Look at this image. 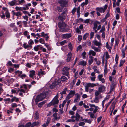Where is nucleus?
Instances as JSON below:
<instances>
[{
	"label": "nucleus",
	"instance_id": "b1692460",
	"mask_svg": "<svg viewBox=\"0 0 127 127\" xmlns=\"http://www.w3.org/2000/svg\"><path fill=\"white\" fill-rule=\"evenodd\" d=\"M68 79L67 78L64 76H63L61 77V80L62 81H65Z\"/></svg>",
	"mask_w": 127,
	"mask_h": 127
},
{
	"label": "nucleus",
	"instance_id": "f3484780",
	"mask_svg": "<svg viewBox=\"0 0 127 127\" xmlns=\"http://www.w3.org/2000/svg\"><path fill=\"white\" fill-rule=\"evenodd\" d=\"M86 64V62L84 60L79 62L78 63L79 65H82L84 66H85Z\"/></svg>",
	"mask_w": 127,
	"mask_h": 127
},
{
	"label": "nucleus",
	"instance_id": "6e6d98bb",
	"mask_svg": "<svg viewBox=\"0 0 127 127\" xmlns=\"http://www.w3.org/2000/svg\"><path fill=\"white\" fill-rule=\"evenodd\" d=\"M66 46H63L61 48V49L64 51H65L66 50Z\"/></svg>",
	"mask_w": 127,
	"mask_h": 127
},
{
	"label": "nucleus",
	"instance_id": "79ce46f5",
	"mask_svg": "<svg viewBox=\"0 0 127 127\" xmlns=\"http://www.w3.org/2000/svg\"><path fill=\"white\" fill-rule=\"evenodd\" d=\"M94 27L93 28V29H97V24L96 23L94 22Z\"/></svg>",
	"mask_w": 127,
	"mask_h": 127
},
{
	"label": "nucleus",
	"instance_id": "0e129e2a",
	"mask_svg": "<svg viewBox=\"0 0 127 127\" xmlns=\"http://www.w3.org/2000/svg\"><path fill=\"white\" fill-rule=\"evenodd\" d=\"M85 124V123L83 122H80L79 124V126H83Z\"/></svg>",
	"mask_w": 127,
	"mask_h": 127
},
{
	"label": "nucleus",
	"instance_id": "4468645a",
	"mask_svg": "<svg viewBox=\"0 0 127 127\" xmlns=\"http://www.w3.org/2000/svg\"><path fill=\"white\" fill-rule=\"evenodd\" d=\"M17 2L16 0H13V1H11L10 2H9L8 4L11 6H14L15 3Z\"/></svg>",
	"mask_w": 127,
	"mask_h": 127
},
{
	"label": "nucleus",
	"instance_id": "bb28decb",
	"mask_svg": "<svg viewBox=\"0 0 127 127\" xmlns=\"http://www.w3.org/2000/svg\"><path fill=\"white\" fill-rule=\"evenodd\" d=\"M99 98L97 97H95V99L93 100L94 102H95L96 103H98L99 102Z\"/></svg>",
	"mask_w": 127,
	"mask_h": 127
},
{
	"label": "nucleus",
	"instance_id": "5701e85b",
	"mask_svg": "<svg viewBox=\"0 0 127 127\" xmlns=\"http://www.w3.org/2000/svg\"><path fill=\"white\" fill-rule=\"evenodd\" d=\"M67 88H65L60 93V94L61 95L65 94L66 93V91L67 90Z\"/></svg>",
	"mask_w": 127,
	"mask_h": 127
},
{
	"label": "nucleus",
	"instance_id": "37998d69",
	"mask_svg": "<svg viewBox=\"0 0 127 127\" xmlns=\"http://www.w3.org/2000/svg\"><path fill=\"white\" fill-rule=\"evenodd\" d=\"M70 68H68L67 67H64L63 69V71H68L69 70Z\"/></svg>",
	"mask_w": 127,
	"mask_h": 127
},
{
	"label": "nucleus",
	"instance_id": "1a4fd4ad",
	"mask_svg": "<svg viewBox=\"0 0 127 127\" xmlns=\"http://www.w3.org/2000/svg\"><path fill=\"white\" fill-rule=\"evenodd\" d=\"M51 102L53 105H54L55 104H57L59 103V101L58 99L54 98Z\"/></svg>",
	"mask_w": 127,
	"mask_h": 127
},
{
	"label": "nucleus",
	"instance_id": "c9c22d12",
	"mask_svg": "<svg viewBox=\"0 0 127 127\" xmlns=\"http://www.w3.org/2000/svg\"><path fill=\"white\" fill-rule=\"evenodd\" d=\"M83 121H84L86 122H87L89 123H91V121L90 120H88L87 119H85L83 120Z\"/></svg>",
	"mask_w": 127,
	"mask_h": 127
},
{
	"label": "nucleus",
	"instance_id": "49530a36",
	"mask_svg": "<svg viewBox=\"0 0 127 127\" xmlns=\"http://www.w3.org/2000/svg\"><path fill=\"white\" fill-rule=\"evenodd\" d=\"M39 124V123L38 122H36L32 123V127H33L36 125H38Z\"/></svg>",
	"mask_w": 127,
	"mask_h": 127
},
{
	"label": "nucleus",
	"instance_id": "412c9836",
	"mask_svg": "<svg viewBox=\"0 0 127 127\" xmlns=\"http://www.w3.org/2000/svg\"><path fill=\"white\" fill-rule=\"evenodd\" d=\"M5 16H6L7 18H10V13L9 12V11L5 12Z\"/></svg>",
	"mask_w": 127,
	"mask_h": 127
},
{
	"label": "nucleus",
	"instance_id": "69168bd1",
	"mask_svg": "<svg viewBox=\"0 0 127 127\" xmlns=\"http://www.w3.org/2000/svg\"><path fill=\"white\" fill-rule=\"evenodd\" d=\"M56 85L55 84L52 83L50 86V88L52 89L53 88L55 87Z\"/></svg>",
	"mask_w": 127,
	"mask_h": 127
},
{
	"label": "nucleus",
	"instance_id": "473e14b6",
	"mask_svg": "<svg viewBox=\"0 0 127 127\" xmlns=\"http://www.w3.org/2000/svg\"><path fill=\"white\" fill-rule=\"evenodd\" d=\"M40 46V45H38L37 46H36L35 47H34V50L36 51H38L39 50V48Z\"/></svg>",
	"mask_w": 127,
	"mask_h": 127
},
{
	"label": "nucleus",
	"instance_id": "f257e3e1",
	"mask_svg": "<svg viewBox=\"0 0 127 127\" xmlns=\"http://www.w3.org/2000/svg\"><path fill=\"white\" fill-rule=\"evenodd\" d=\"M45 95L44 93H42L38 95L35 100V103L36 104L39 101L45 98Z\"/></svg>",
	"mask_w": 127,
	"mask_h": 127
},
{
	"label": "nucleus",
	"instance_id": "f704fd0d",
	"mask_svg": "<svg viewBox=\"0 0 127 127\" xmlns=\"http://www.w3.org/2000/svg\"><path fill=\"white\" fill-rule=\"evenodd\" d=\"M45 103V101H43L42 102L39 103L38 105V106L40 107H41L42 106V105L44 104Z\"/></svg>",
	"mask_w": 127,
	"mask_h": 127
},
{
	"label": "nucleus",
	"instance_id": "a19ab883",
	"mask_svg": "<svg viewBox=\"0 0 127 127\" xmlns=\"http://www.w3.org/2000/svg\"><path fill=\"white\" fill-rule=\"evenodd\" d=\"M15 9L17 11H22V7H19L18 6L16 7Z\"/></svg>",
	"mask_w": 127,
	"mask_h": 127
},
{
	"label": "nucleus",
	"instance_id": "9d476101",
	"mask_svg": "<svg viewBox=\"0 0 127 127\" xmlns=\"http://www.w3.org/2000/svg\"><path fill=\"white\" fill-rule=\"evenodd\" d=\"M86 85L87 86V87H93L95 86H96V84L93 83H87Z\"/></svg>",
	"mask_w": 127,
	"mask_h": 127
},
{
	"label": "nucleus",
	"instance_id": "f03ea898",
	"mask_svg": "<svg viewBox=\"0 0 127 127\" xmlns=\"http://www.w3.org/2000/svg\"><path fill=\"white\" fill-rule=\"evenodd\" d=\"M67 3V1L66 0H61L58 1V3L60 4V6L62 8L65 6Z\"/></svg>",
	"mask_w": 127,
	"mask_h": 127
},
{
	"label": "nucleus",
	"instance_id": "09e8293b",
	"mask_svg": "<svg viewBox=\"0 0 127 127\" xmlns=\"http://www.w3.org/2000/svg\"><path fill=\"white\" fill-rule=\"evenodd\" d=\"M90 20L89 19H86L85 20H84V21L83 23H84L88 24Z\"/></svg>",
	"mask_w": 127,
	"mask_h": 127
},
{
	"label": "nucleus",
	"instance_id": "774afa93",
	"mask_svg": "<svg viewBox=\"0 0 127 127\" xmlns=\"http://www.w3.org/2000/svg\"><path fill=\"white\" fill-rule=\"evenodd\" d=\"M117 119H116V118H115L114 120V122H115L114 126H115L117 124V123H118L117 121Z\"/></svg>",
	"mask_w": 127,
	"mask_h": 127
},
{
	"label": "nucleus",
	"instance_id": "6e6552de",
	"mask_svg": "<svg viewBox=\"0 0 127 127\" xmlns=\"http://www.w3.org/2000/svg\"><path fill=\"white\" fill-rule=\"evenodd\" d=\"M72 56V54L71 52H70L68 54L67 58L66 59L67 62H69L71 59V57Z\"/></svg>",
	"mask_w": 127,
	"mask_h": 127
},
{
	"label": "nucleus",
	"instance_id": "ddd939ff",
	"mask_svg": "<svg viewBox=\"0 0 127 127\" xmlns=\"http://www.w3.org/2000/svg\"><path fill=\"white\" fill-rule=\"evenodd\" d=\"M57 113L56 112L55 113L53 114V116L54 117L55 119L56 120H58L60 118L59 116H57Z\"/></svg>",
	"mask_w": 127,
	"mask_h": 127
},
{
	"label": "nucleus",
	"instance_id": "7c9ffc66",
	"mask_svg": "<svg viewBox=\"0 0 127 127\" xmlns=\"http://www.w3.org/2000/svg\"><path fill=\"white\" fill-rule=\"evenodd\" d=\"M89 34L88 33H86L83 36V39L84 40H86L87 38L89 36Z\"/></svg>",
	"mask_w": 127,
	"mask_h": 127
},
{
	"label": "nucleus",
	"instance_id": "f8f14e48",
	"mask_svg": "<svg viewBox=\"0 0 127 127\" xmlns=\"http://www.w3.org/2000/svg\"><path fill=\"white\" fill-rule=\"evenodd\" d=\"M57 113L56 112L55 113L53 114V116L54 117L55 119L56 120H58L60 118L59 116H57Z\"/></svg>",
	"mask_w": 127,
	"mask_h": 127
},
{
	"label": "nucleus",
	"instance_id": "680f3d73",
	"mask_svg": "<svg viewBox=\"0 0 127 127\" xmlns=\"http://www.w3.org/2000/svg\"><path fill=\"white\" fill-rule=\"evenodd\" d=\"M122 54L123 58H124L125 55V51L124 50H122Z\"/></svg>",
	"mask_w": 127,
	"mask_h": 127
},
{
	"label": "nucleus",
	"instance_id": "393cba45",
	"mask_svg": "<svg viewBox=\"0 0 127 127\" xmlns=\"http://www.w3.org/2000/svg\"><path fill=\"white\" fill-rule=\"evenodd\" d=\"M94 44L97 46H99L101 45V43L100 42H98L97 40H95L94 42Z\"/></svg>",
	"mask_w": 127,
	"mask_h": 127
},
{
	"label": "nucleus",
	"instance_id": "8fccbe9b",
	"mask_svg": "<svg viewBox=\"0 0 127 127\" xmlns=\"http://www.w3.org/2000/svg\"><path fill=\"white\" fill-rule=\"evenodd\" d=\"M31 123L30 122H29L27 123L25 126V127H29L31 126Z\"/></svg>",
	"mask_w": 127,
	"mask_h": 127
},
{
	"label": "nucleus",
	"instance_id": "58836bf2",
	"mask_svg": "<svg viewBox=\"0 0 127 127\" xmlns=\"http://www.w3.org/2000/svg\"><path fill=\"white\" fill-rule=\"evenodd\" d=\"M22 13L20 11H18L16 12V16L17 17H21L22 15Z\"/></svg>",
	"mask_w": 127,
	"mask_h": 127
},
{
	"label": "nucleus",
	"instance_id": "20e7f679",
	"mask_svg": "<svg viewBox=\"0 0 127 127\" xmlns=\"http://www.w3.org/2000/svg\"><path fill=\"white\" fill-rule=\"evenodd\" d=\"M103 77V74H101L99 75L98 76V78L99 81H101L102 83H104L105 82L104 79Z\"/></svg>",
	"mask_w": 127,
	"mask_h": 127
},
{
	"label": "nucleus",
	"instance_id": "4c0bfd02",
	"mask_svg": "<svg viewBox=\"0 0 127 127\" xmlns=\"http://www.w3.org/2000/svg\"><path fill=\"white\" fill-rule=\"evenodd\" d=\"M125 60H121L120 62V65H119V66L120 67L121 66H122L123 65L124 63H125Z\"/></svg>",
	"mask_w": 127,
	"mask_h": 127
},
{
	"label": "nucleus",
	"instance_id": "72a5a7b5",
	"mask_svg": "<svg viewBox=\"0 0 127 127\" xmlns=\"http://www.w3.org/2000/svg\"><path fill=\"white\" fill-rule=\"evenodd\" d=\"M39 114L37 112H36L35 113V119L37 120L39 118Z\"/></svg>",
	"mask_w": 127,
	"mask_h": 127
},
{
	"label": "nucleus",
	"instance_id": "7ed1b4c3",
	"mask_svg": "<svg viewBox=\"0 0 127 127\" xmlns=\"http://www.w3.org/2000/svg\"><path fill=\"white\" fill-rule=\"evenodd\" d=\"M75 93V92L74 91L71 90L67 96L66 99H68L72 97Z\"/></svg>",
	"mask_w": 127,
	"mask_h": 127
},
{
	"label": "nucleus",
	"instance_id": "cd10ccee",
	"mask_svg": "<svg viewBox=\"0 0 127 127\" xmlns=\"http://www.w3.org/2000/svg\"><path fill=\"white\" fill-rule=\"evenodd\" d=\"M91 47L92 49H94V50L96 51L99 52L100 51V50L99 49L93 46H91Z\"/></svg>",
	"mask_w": 127,
	"mask_h": 127
},
{
	"label": "nucleus",
	"instance_id": "3c124183",
	"mask_svg": "<svg viewBox=\"0 0 127 127\" xmlns=\"http://www.w3.org/2000/svg\"><path fill=\"white\" fill-rule=\"evenodd\" d=\"M26 66L28 68H30L31 67L32 65L30 63H28L26 64Z\"/></svg>",
	"mask_w": 127,
	"mask_h": 127
},
{
	"label": "nucleus",
	"instance_id": "c756f323",
	"mask_svg": "<svg viewBox=\"0 0 127 127\" xmlns=\"http://www.w3.org/2000/svg\"><path fill=\"white\" fill-rule=\"evenodd\" d=\"M62 74L63 75L68 76L69 74V73L68 71H63Z\"/></svg>",
	"mask_w": 127,
	"mask_h": 127
},
{
	"label": "nucleus",
	"instance_id": "a878e982",
	"mask_svg": "<svg viewBox=\"0 0 127 127\" xmlns=\"http://www.w3.org/2000/svg\"><path fill=\"white\" fill-rule=\"evenodd\" d=\"M41 71L39 72L38 73V76H41L45 74V72L43 71H42V69H40Z\"/></svg>",
	"mask_w": 127,
	"mask_h": 127
},
{
	"label": "nucleus",
	"instance_id": "052dcab7",
	"mask_svg": "<svg viewBox=\"0 0 127 127\" xmlns=\"http://www.w3.org/2000/svg\"><path fill=\"white\" fill-rule=\"evenodd\" d=\"M109 55L108 53V52H106V58L108 59L109 58Z\"/></svg>",
	"mask_w": 127,
	"mask_h": 127
},
{
	"label": "nucleus",
	"instance_id": "e433bc0d",
	"mask_svg": "<svg viewBox=\"0 0 127 127\" xmlns=\"http://www.w3.org/2000/svg\"><path fill=\"white\" fill-rule=\"evenodd\" d=\"M28 43L29 45H31L34 44V42L33 40L30 39Z\"/></svg>",
	"mask_w": 127,
	"mask_h": 127
},
{
	"label": "nucleus",
	"instance_id": "338daca9",
	"mask_svg": "<svg viewBox=\"0 0 127 127\" xmlns=\"http://www.w3.org/2000/svg\"><path fill=\"white\" fill-rule=\"evenodd\" d=\"M90 39H92L94 36V33L93 32H91L90 33Z\"/></svg>",
	"mask_w": 127,
	"mask_h": 127
},
{
	"label": "nucleus",
	"instance_id": "c85d7f7f",
	"mask_svg": "<svg viewBox=\"0 0 127 127\" xmlns=\"http://www.w3.org/2000/svg\"><path fill=\"white\" fill-rule=\"evenodd\" d=\"M60 28L59 30L61 32H65L66 31V28L59 27Z\"/></svg>",
	"mask_w": 127,
	"mask_h": 127
},
{
	"label": "nucleus",
	"instance_id": "e2e57ef3",
	"mask_svg": "<svg viewBox=\"0 0 127 127\" xmlns=\"http://www.w3.org/2000/svg\"><path fill=\"white\" fill-rule=\"evenodd\" d=\"M78 40L79 41H81L82 39V37L81 35H79L78 36Z\"/></svg>",
	"mask_w": 127,
	"mask_h": 127
},
{
	"label": "nucleus",
	"instance_id": "423d86ee",
	"mask_svg": "<svg viewBox=\"0 0 127 127\" xmlns=\"http://www.w3.org/2000/svg\"><path fill=\"white\" fill-rule=\"evenodd\" d=\"M76 97L74 100V102L76 103L79 101L80 99V96L79 94L78 93H76L75 94Z\"/></svg>",
	"mask_w": 127,
	"mask_h": 127
},
{
	"label": "nucleus",
	"instance_id": "0eeeda50",
	"mask_svg": "<svg viewBox=\"0 0 127 127\" xmlns=\"http://www.w3.org/2000/svg\"><path fill=\"white\" fill-rule=\"evenodd\" d=\"M58 26L59 27L66 28V25L64 22L61 23L59 22L58 23Z\"/></svg>",
	"mask_w": 127,
	"mask_h": 127
},
{
	"label": "nucleus",
	"instance_id": "603ef678",
	"mask_svg": "<svg viewBox=\"0 0 127 127\" xmlns=\"http://www.w3.org/2000/svg\"><path fill=\"white\" fill-rule=\"evenodd\" d=\"M76 120L74 119H69L66 121V122H75Z\"/></svg>",
	"mask_w": 127,
	"mask_h": 127
},
{
	"label": "nucleus",
	"instance_id": "c03bdc74",
	"mask_svg": "<svg viewBox=\"0 0 127 127\" xmlns=\"http://www.w3.org/2000/svg\"><path fill=\"white\" fill-rule=\"evenodd\" d=\"M115 46H118L119 43V40L118 38H116L115 40Z\"/></svg>",
	"mask_w": 127,
	"mask_h": 127
},
{
	"label": "nucleus",
	"instance_id": "4d7b16f0",
	"mask_svg": "<svg viewBox=\"0 0 127 127\" xmlns=\"http://www.w3.org/2000/svg\"><path fill=\"white\" fill-rule=\"evenodd\" d=\"M76 11V8H74L72 10V12L73 15H74Z\"/></svg>",
	"mask_w": 127,
	"mask_h": 127
},
{
	"label": "nucleus",
	"instance_id": "2eb2a0df",
	"mask_svg": "<svg viewBox=\"0 0 127 127\" xmlns=\"http://www.w3.org/2000/svg\"><path fill=\"white\" fill-rule=\"evenodd\" d=\"M30 72L31 73L29 75V76L30 77L33 78L34 76L35 75V72L34 70H32L30 71Z\"/></svg>",
	"mask_w": 127,
	"mask_h": 127
},
{
	"label": "nucleus",
	"instance_id": "39448f33",
	"mask_svg": "<svg viewBox=\"0 0 127 127\" xmlns=\"http://www.w3.org/2000/svg\"><path fill=\"white\" fill-rule=\"evenodd\" d=\"M106 87L104 85H101L98 88V91L100 92H103L105 91Z\"/></svg>",
	"mask_w": 127,
	"mask_h": 127
},
{
	"label": "nucleus",
	"instance_id": "4be33fe9",
	"mask_svg": "<svg viewBox=\"0 0 127 127\" xmlns=\"http://www.w3.org/2000/svg\"><path fill=\"white\" fill-rule=\"evenodd\" d=\"M76 115L75 120L78 121L79 120L80 118V115L78 113H76Z\"/></svg>",
	"mask_w": 127,
	"mask_h": 127
},
{
	"label": "nucleus",
	"instance_id": "a211bd4d",
	"mask_svg": "<svg viewBox=\"0 0 127 127\" xmlns=\"http://www.w3.org/2000/svg\"><path fill=\"white\" fill-rule=\"evenodd\" d=\"M23 46L26 49L28 48L29 47H30L31 48L32 47V46L31 45H27V43H24Z\"/></svg>",
	"mask_w": 127,
	"mask_h": 127
},
{
	"label": "nucleus",
	"instance_id": "13d9d810",
	"mask_svg": "<svg viewBox=\"0 0 127 127\" xmlns=\"http://www.w3.org/2000/svg\"><path fill=\"white\" fill-rule=\"evenodd\" d=\"M68 46L69 47V49L71 50H72V45L70 43L68 45Z\"/></svg>",
	"mask_w": 127,
	"mask_h": 127
},
{
	"label": "nucleus",
	"instance_id": "ea45409f",
	"mask_svg": "<svg viewBox=\"0 0 127 127\" xmlns=\"http://www.w3.org/2000/svg\"><path fill=\"white\" fill-rule=\"evenodd\" d=\"M67 43L66 40H64L60 42V44L61 45H63Z\"/></svg>",
	"mask_w": 127,
	"mask_h": 127
},
{
	"label": "nucleus",
	"instance_id": "2f4dec72",
	"mask_svg": "<svg viewBox=\"0 0 127 127\" xmlns=\"http://www.w3.org/2000/svg\"><path fill=\"white\" fill-rule=\"evenodd\" d=\"M104 72L105 73L107 74V66L106 63L105 64V69L104 70Z\"/></svg>",
	"mask_w": 127,
	"mask_h": 127
},
{
	"label": "nucleus",
	"instance_id": "bf43d9fd",
	"mask_svg": "<svg viewBox=\"0 0 127 127\" xmlns=\"http://www.w3.org/2000/svg\"><path fill=\"white\" fill-rule=\"evenodd\" d=\"M10 26L11 27H15V23H11L10 25Z\"/></svg>",
	"mask_w": 127,
	"mask_h": 127
},
{
	"label": "nucleus",
	"instance_id": "864d4df0",
	"mask_svg": "<svg viewBox=\"0 0 127 127\" xmlns=\"http://www.w3.org/2000/svg\"><path fill=\"white\" fill-rule=\"evenodd\" d=\"M115 61L116 62V64H117L118 63V56H117V55H116V57L115 58Z\"/></svg>",
	"mask_w": 127,
	"mask_h": 127
},
{
	"label": "nucleus",
	"instance_id": "dca6fc26",
	"mask_svg": "<svg viewBox=\"0 0 127 127\" xmlns=\"http://www.w3.org/2000/svg\"><path fill=\"white\" fill-rule=\"evenodd\" d=\"M90 59L88 61L89 65H90L93 61V57L92 56H90L89 57Z\"/></svg>",
	"mask_w": 127,
	"mask_h": 127
},
{
	"label": "nucleus",
	"instance_id": "6ab92c4d",
	"mask_svg": "<svg viewBox=\"0 0 127 127\" xmlns=\"http://www.w3.org/2000/svg\"><path fill=\"white\" fill-rule=\"evenodd\" d=\"M88 54L89 55H92L93 56H95L96 53L94 51L90 50Z\"/></svg>",
	"mask_w": 127,
	"mask_h": 127
},
{
	"label": "nucleus",
	"instance_id": "aec40b11",
	"mask_svg": "<svg viewBox=\"0 0 127 127\" xmlns=\"http://www.w3.org/2000/svg\"><path fill=\"white\" fill-rule=\"evenodd\" d=\"M63 37H65L66 38H68L71 37V35L70 34H64L63 35Z\"/></svg>",
	"mask_w": 127,
	"mask_h": 127
},
{
	"label": "nucleus",
	"instance_id": "a18cd8bd",
	"mask_svg": "<svg viewBox=\"0 0 127 127\" xmlns=\"http://www.w3.org/2000/svg\"><path fill=\"white\" fill-rule=\"evenodd\" d=\"M39 42L41 43L42 44H45V41L44 39L42 38H40L39 40Z\"/></svg>",
	"mask_w": 127,
	"mask_h": 127
},
{
	"label": "nucleus",
	"instance_id": "9b49d317",
	"mask_svg": "<svg viewBox=\"0 0 127 127\" xmlns=\"http://www.w3.org/2000/svg\"><path fill=\"white\" fill-rule=\"evenodd\" d=\"M96 10L97 11L101 13L102 12L104 13L105 12V9H104L103 8H102L97 7L96 8Z\"/></svg>",
	"mask_w": 127,
	"mask_h": 127
},
{
	"label": "nucleus",
	"instance_id": "de8ad7c7",
	"mask_svg": "<svg viewBox=\"0 0 127 127\" xmlns=\"http://www.w3.org/2000/svg\"><path fill=\"white\" fill-rule=\"evenodd\" d=\"M100 92L99 91H96L95 93V96H98V95L100 94Z\"/></svg>",
	"mask_w": 127,
	"mask_h": 127
},
{
	"label": "nucleus",
	"instance_id": "5fc2aeb1",
	"mask_svg": "<svg viewBox=\"0 0 127 127\" xmlns=\"http://www.w3.org/2000/svg\"><path fill=\"white\" fill-rule=\"evenodd\" d=\"M90 117L93 118H96V117L95 116V115L94 114L92 113L90 115Z\"/></svg>",
	"mask_w": 127,
	"mask_h": 127
}]
</instances>
